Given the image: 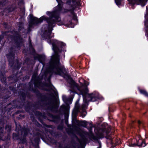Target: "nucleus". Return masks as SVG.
Masks as SVG:
<instances>
[{"mask_svg": "<svg viewBox=\"0 0 148 148\" xmlns=\"http://www.w3.org/2000/svg\"><path fill=\"white\" fill-rule=\"evenodd\" d=\"M53 49L54 50L55 55L52 56L51 60L53 62L54 67H53V70H56V73L60 75H63L64 69L60 67L59 56L57 54L58 48L55 44H52Z\"/></svg>", "mask_w": 148, "mask_h": 148, "instance_id": "f257e3e1", "label": "nucleus"}, {"mask_svg": "<svg viewBox=\"0 0 148 148\" xmlns=\"http://www.w3.org/2000/svg\"><path fill=\"white\" fill-rule=\"evenodd\" d=\"M30 17L31 20L32 21V22L34 24H37L42 22L43 20H47V18L44 16L41 17L40 19H38L36 18H34L32 15H29Z\"/></svg>", "mask_w": 148, "mask_h": 148, "instance_id": "f03ea898", "label": "nucleus"}, {"mask_svg": "<svg viewBox=\"0 0 148 148\" xmlns=\"http://www.w3.org/2000/svg\"><path fill=\"white\" fill-rule=\"evenodd\" d=\"M145 29L146 30V35L148 37V11L147 10L145 16Z\"/></svg>", "mask_w": 148, "mask_h": 148, "instance_id": "7ed1b4c3", "label": "nucleus"}, {"mask_svg": "<svg viewBox=\"0 0 148 148\" xmlns=\"http://www.w3.org/2000/svg\"><path fill=\"white\" fill-rule=\"evenodd\" d=\"M60 21V18L58 16L55 17L53 16V17L49 20H47V22L48 23L49 26L51 27L52 24L55 22H58Z\"/></svg>", "mask_w": 148, "mask_h": 148, "instance_id": "20e7f679", "label": "nucleus"}, {"mask_svg": "<svg viewBox=\"0 0 148 148\" xmlns=\"http://www.w3.org/2000/svg\"><path fill=\"white\" fill-rule=\"evenodd\" d=\"M88 96L89 98V99L88 100V101H94L97 100V99L95 95L93 93L88 95Z\"/></svg>", "mask_w": 148, "mask_h": 148, "instance_id": "39448f33", "label": "nucleus"}, {"mask_svg": "<svg viewBox=\"0 0 148 148\" xmlns=\"http://www.w3.org/2000/svg\"><path fill=\"white\" fill-rule=\"evenodd\" d=\"M143 142L141 140H140L139 141H138V142L137 144H129V146L130 147H134L135 146L138 145V146L144 147L145 146V145H143Z\"/></svg>", "mask_w": 148, "mask_h": 148, "instance_id": "423d86ee", "label": "nucleus"}, {"mask_svg": "<svg viewBox=\"0 0 148 148\" xmlns=\"http://www.w3.org/2000/svg\"><path fill=\"white\" fill-rule=\"evenodd\" d=\"M79 1V0H70L67 1V3L68 4L73 6L77 4Z\"/></svg>", "mask_w": 148, "mask_h": 148, "instance_id": "0eeeda50", "label": "nucleus"}, {"mask_svg": "<svg viewBox=\"0 0 148 148\" xmlns=\"http://www.w3.org/2000/svg\"><path fill=\"white\" fill-rule=\"evenodd\" d=\"M58 3V7L59 9L57 11H60L61 10V8L63 6V3L60 0H56Z\"/></svg>", "mask_w": 148, "mask_h": 148, "instance_id": "6e6552de", "label": "nucleus"}, {"mask_svg": "<svg viewBox=\"0 0 148 148\" xmlns=\"http://www.w3.org/2000/svg\"><path fill=\"white\" fill-rule=\"evenodd\" d=\"M88 92V90L87 88H86L85 90H83L81 91V94L83 95H85L87 94Z\"/></svg>", "mask_w": 148, "mask_h": 148, "instance_id": "1a4fd4ad", "label": "nucleus"}, {"mask_svg": "<svg viewBox=\"0 0 148 148\" xmlns=\"http://www.w3.org/2000/svg\"><path fill=\"white\" fill-rule=\"evenodd\" d=\"M146 1V0H139V1L142 6H144L145 5V3Z\"/></svg>", "mask_w": 148, "mask_h": 148, "instance_id": "9d476101", "label": "nucleus"}, {"mask_svg": "<svg viewBox=\"0 0 148 148\" xmlns=\"http://www.w3.org/2000/svg\"><path fill=\"white\" fill-rule=\"evenodd\" d=\"M140 92L141 93L144 94L146 96H148V94L147 92L144 90H140Z\"/></svg>", "mask_w": 148, "mask_h": 148, "instance_id": "9b49d317", "label": "nucleus"}, {"mask_svg": "<svg viewBox=\"0 0 148 148\" xmlns=\"http://www.w3.org/2000/svg\"><path fill=\"white\" fill-rule=\"evenodd\" d=\"M121 0H115L116 3L118 5H119L121 4Z\"/></svg>", "mask_w": 148, "mask_h": 148, "instance_id": "f8f14e48", "label": "nucleus"}, {"mask_svg": "<svg viewBox=\"0 0 148 148\" xmlns=\"http://www.w3.org/2000/svg\"><path fill=\"white\" fill-rule=\"evenodd\" d=\"M128 1L131 4H134L136 2V0H128Z\"/></svg>", "mask_w": 148, "mask_h": 148, "instance_id": "ddd939ff", "label": "nucleus"}, {"mask_svg": "<svg viewBox=\"0 0 148 148\" xmlns=\"http://www.w3.org/2000/svg\"><path fill=\"white\" fill-rule=\"evenodd\" d=\"M87 125V122L86 121H83L82 122L81 125L84 126H85Z\"/></svg>", "mask_w": 148, "mask_h": 148, "instance_id": "4468645a", "label": "nucleus"}, {"mask_svg": "<svg viewBox=\"0 0 148 148\" xmlns=\"http://www.w3.org/2000/svg\"><path fill=\"white\" fill-rule=\"evenodd\" d=\"M74 19L75 20H77L76 17L75 16H74Z\"/></svg>", "mask_w": 148, "mask_h": 148, "instance_id": "2eb2a0df", "label": "nucleus"}, {"mask_svg": "<svg viewBox=\"0 0 148 148\" xmlns=\"http://www.w3.org/2000/svg\"><path fill=\"white\" fill-rule=\"evenodd\" d=\"M51 38L50 37V36H48L47 37V38H48V39H50Z\"/></svg>", "mask_w": 148, "mask_h": 148, "instance_id": "dca6fc26", "label": "nucleus"}, {"mask_svg": "<svg viewBox=\"0 0 148 148\" xmlns=\"http://www.w3.org/2000/svg\"><path fill=\"white\" fill-rule=\"evenodd\" d=\"M138 123L139 124L140 123V121H138Z\"/></svg>", "mask_w": 148, "mask_h": 148, "instance_id": "f3484780", "label": "nucleus"}, {"mask_svg": "<svg viewBox=\"0 0 148 148\" xmlns=\"http://www.w3.org/2000/svg\"><path fill=\"white\" fill-rule=\"evenodd\" d=\"M51 34V32H50L49 33V35H50Z\"/></svg>", "mask_w": 148, "mask_h": 148, "instance_id": "a211bd4d", "label": "nucleus"}, {"mask_svg": "<svg viewBox=\"0 0 148 148\" xmlns=\"http://www.w3.org/2000/svg\"><path fill=\"white\" fill-rule=\"evenodd\" d=\"M64 106H62V107H63L64 108Z\"/></svg>", "mask_w": 148, "mask_h": 148, "instance_id": "6ab92c4d", "label": "nucleus"}, {"mask_svg": "<svg viewBox=\"0 0 148 148\" xmlns=\"http://www.w3.org/2000/svg\"><path fill=\"white\" fill-rule=\"evenodd\" d=\"M64 44H63V45L64 46Z\"/></svg>", "mask_w": 148, "mask_h": 148, "instance_id": "aec40b11", "label": "nucleus"}, {"mask_svg": "<svg viewBox=\"0 0 148 148\" xmlns=\"http://www.w3.org/2000/svg\"><path fill=\"white\" fill-rule=\"evenodd\" d=\"M83 97H84V95H83ZM83 98H84V97H83Z\"/></svg>", "mask_w": 148, "mask_h": 148, "instance_id": "412c9836", "label": "nucleus"}, {"mask_svg": "<svg viewBox=\"0 0 148 148\" xmlns=\"http://www.w3.org/2000/svg\"><path fill=\"white\" fill-rule=\"evenodd\" d=\"M0 139H1V138H0Z\"/></svg>", "mask_w": 148, "mask_h": 148, "instance_id": "4be33fe9", "label": "nucleus"}]
</instances>
